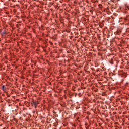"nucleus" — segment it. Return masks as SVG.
<instances>
[{"label":"nucleus","instance_id":"nucleus-3","mask_svg":"<svg viewBox=\"0 0 129 129\" xmlns=\"http://www.w3.org/2000/svg\"><path fill=\"white\" fill-rule=\"evenodd\" d=\"M2 89L5 92L6 90H7V88L5 87V85H3L2 87Z\"/></svg>","mask_w":129,"mask_h":129},{"label":"nucleus","instance_id":"nucleus-2","mask_svg":"<svg viewBox=\"0 0 129 129\" xmlns=\"http://www.w3.org/2000/svg\"><path fill=\"white\" fill-rule=\"evenodd\" d=\"M120 34H121V31H120V30H117L116 32V35H120Z\"/></svg>","mask_w":129,"mask_h":129},{"label":"nucleus","instance_id":"nucleus-7","mask_svg":"<svg viewBox=\"0 0 129 129\" xmlns=\"http://www.w3.org/2000/svg\"><path fill=\"white\" fill-rule=\"evenodd\" d=\"M7 97H10V96H11V95L10 94H9V93H7Z\"/></svg>","mask_w":129,"mask_h":129},{"label":"nucleus","instance_id":"nucleus-5","mask_svg":"<svg viewBox=\"0 0 129 129\" xmlns=\"http://www.w3.org/2000/svg\"><path fill=\"white\" fill-rule=\"evenodd\" d=\"M110 62L111 64H113V60L111 59V60L110 61Z\"/></svg>","mask_w":129,"mask_h":129},{"label":"nucleus","instance_id":"nucleus-6","mask_svg":"<svg viewBox=\"0 0 129 129\" xmlns=\"http://www.w3.org/2000/svg\"><path fill=\"white\" fill-rule=\"evenodd\" d=\"M99 8H100V9H102V5H101V4H99Z\"/></svg>","mask_w":129,"mask_h":129},{"label":"nucleus","instance_id":"nucleus-4","mask_svg":"<svg viewBox=\"0 0 129 129\" xmlns=\"http://www.w3.org/2000/svg\"><path fill=\"white\" fill-rule=\"evenodd\" d=\"M6 33H7V32H6V31H4L1 33V35H2V36H4V35H5Z\"/></svg>","mask_w":129,"mask_h":129},{"label":"nucleus","instance_id":"nucleus-8","mask_svg":"<svg viewBox=\"0 0 129 129\" xmlns=\"http://www.w3.org/2000/svg\"><path fill=\"white\" fill-rule=\"evenodd\" d=\"M127 9H128V10H129V7H128V6H127Z\"/></svg>","mask_w":129,"mask_h":129},{"label":"nucleus","instance_id":"nucleus-1","mask_svg":"<svg viewBox=\"0 0 129 129\" xmlns=\"http://www.w3.org/2000/svg\"><path fill=\"white\" fill-rule=\"evenodd\" d=\"M31 104L32 106L35 107V108H37V106L38 105V104H39V101L32 100L31 102Z\"/></svg>","mask_w":129,"mask_h":129},{"label":"nucleus","instance_id":"nucleus-10","mask_svg":"<svg viewBox=\"0 0 129 129\" xmlns=\"http://www.w3.org/2000/svg\"><path fill=\"white\" fill-rule=\"evenodd\" d=\"M11 129H13V128H11Z\"/></svg>","mask_w":129,"mask_h":129},{"label":"nucleus","instance_id":"nucleus-9","mask_svg":"<svg viewBox=\"0 0 129 129\" xmlns=\"http://www.w3.org/2000/svg\"><path fill=\"white\" fill-rule=\"evenodd\" d=\"M53 113H55V111H53Z\"/></svg>","mask_w":129,"mask_h":129}]
</instances>
